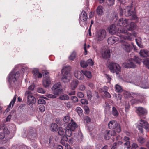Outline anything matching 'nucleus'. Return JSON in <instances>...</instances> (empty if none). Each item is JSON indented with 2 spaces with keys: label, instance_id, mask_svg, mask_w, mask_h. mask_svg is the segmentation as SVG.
<instances>
[{
  "label": "nucleus",
  "instance_id": "f257e3e1",
  "mask_svg": "<svg viewBox=\"0 0 149 149\" xmlns=\"http://www.w3.org/2000/svg\"><path fill=\"white\" fill-rule=\"evenodd\" d=\"M118 35L121 39H127L131 41L134 39L133 36H136L137 33L135 32L132 34L130 33L125 28L122 27L119 29L118 31Z\"/></svg>",
  "mask_w": 149,
  "mask_h": 149
},
{
  "label": "nucleus",
  "instance_id": "f03ea898",
  "mask_svg": "<svg viewBox=\"0 0 149 149\" xmlns=\"http://www.w3.org/2000/svg\"><path fill=\"white\" fill-rule=\"evenodd\" d=\"M15 69H14L9 74L7 79L10 85V87L15 86L17 82V78L19 76V72H15Z\"/></svg>",
  "mask_w": 149,
  "mask_h": 149
},
{
  "label": "nucleus",
  "instance_id": "7ed1b4c3",
  "mask_svg": "<svg viewBox=\"0 0 149 149\" xmlns=\"http://www.w3.org/2000/svg\"><path fill=\"white\" fill-rule=\"evenodd\" d=\"M132 7L131 6H127L125 9L120 10V15L121 16L124 15L126 17L132 16V19L135 20L137 18L136 13L134 11L131 10Z\"/></svg>",
  "mask_w": 149,
  "mask_h": 149
},
{
  "label": "nucleus",
  "instance_id": "20e7f679",
  "mask_svg": "<svg viewBox=\"0 0 149 149\" xmlns=\"http://www.w3.org/2000/svg\"><path fill=\"white\" fill-rule=\"evenodd\" d=\"M140 61V59L138 57H136L134 59H130L127 62L124 63L123 65L127 68H135V63L139 64Z\"/></svg>",
  "mask_w": 149,
  "mask_h": 149
},
{
  "label": "nucleus",
  "instance_id": "39448f33",
  "mask_svg": "<svg viewBox=\"0 0 149 149\" xmlns=\"http://www.w3.org/2000/svg\"><path fill=\"white\" fill-rule=\"evenodd\" d=\"M143 127H144L147 131L149 128V124L146 121L141 119L136 126V128L140 132L142 133L143 132Z\"/></svg>",
  "mask_w": 149,
  "mask_h": 149
},
{
  "label": "nucleus",
  "instance_id": "423d86ee",
  "mask_svg": "<svg viewBox=\"0 0 149 149\" xmlns=\"http://www.w3.org/2000/svg\"><path fill=\"white\" fill-rule=\"evenodd\" d=\"M111 72L116 74H119L121 71V67L118 64L115 63L111 62L109 65Z\"/></svg>",
  "mask_w": 149,
  "mask_h": 149
},
{
  "label": "nucleus",
  "instance_id": "0eeeda50",
  "mask_svg": "<svg viewBox=\"0 0 149 149\" xmlns=\"http://www.w3.org/2000/svg\"><path fill=\"white\" fill-rule=\"evenodd\" d=\"M107 36L106 32L103 29H101L98 31L96 34V39L98 42L102 41L105 39Z\"/></svg>",
  "mask_w": 149,
  "mask_h": 149
},
{
  "label": "nucleus",
  "instance_id": "6e6552de",
  "mask_svg": "<svg viewBox=\"0 0 149 149\" xmlns=\"http://www.w3.org/2000/svg\"><path fill=\"white\" fill-rule=\"evenodd\" d=\"M108 127L110 129H115L118 133H119L121 131L120 125L114 120L110 121L108 124Z\"/></svg>",
  "mask_w": 149,
  "mask_h": 149
},
{
  "label": "nucleus",
  "instance_id": "1a4fd4ad",
  "mask_svg": "<svg viewBox=\"0 0 149 149\" xmlns=\"http://www.w3.org/2000/svg\"><path fill=\"white\" fill-rule=\"evenodd\" d=\"M120 42L121 48L125 52H129L132 50V46L128 42L123 40H120Z\"/></svg>",
  "mask_w": 149,
  "mask_h": 149
},
{
  "label": "nucleus",
  "instance_id": "9d476101",
  "mask_svg": "<svg viewBox=\"0 0 149 149\" xmlns=\"http://www.w3.org/2000/svg\"><path fill=\"white\" fill-rule=\"evenodd\" d=\"M61 85L60 82L54 84L52 88V89L53 92V93L55 95H58L62 92L61 89Z\"/></svg>",
  "mask_w": 149,
  "mask_h": 149
},
{
  "label": "nucleus",
  "instance_id": "9b49d317",
  "mask_svg": "<svg viewBox=\"0 0 149 149\" xmlns=\"http://www.w3.org/2000/svg\"><path fill=\"white\" fill-rule=\"evenodd\" d=\"M44 78L43 80V85L45 88L49 87L51 84V79L49 76V73L45 72L43 74Z\"/></svg>",
  "mask_w": 149,
  "mask_h": 149
},
{
  "label": "nucleus",
  "instance_id": "f8f14e48",
  "mask_svg": "<svg viewBox=\"0 0 149 149\" xmlns=\"http://www.w3.org/2000/svg\"><path fill=\"white\" fill-rule=\"evenodd\" d=\"M25 95L27 97L28 104L31 105L32 104H34L36 102V99L33 96L31 92L27 91L25 92Z\"/></svg>",
  "mask_w": 149,
  "mask_h": 149
},
{
  "label": "nucleus",
  "instance_id": "ddd939ff",
  "mask_svg": "<svg viewBox=\"0 0 149 149\" xmlns=\"http://www.w3.org/2000/svg\"><path fill=\"white\" fill-rule=\"evenodd\" d=\"M87 18V14L84 11H82L79 17V23L82 26H84L86 24V21Z\"/></svg>",
  "mask_w": 149,
  "mask_h": 149
},
{
  "label": "nucleus",
  "instance_id": "4468645a",
  "mask_svg": "<svg viewBox=\"0 0 149 149\" xmlns=\"http://www.w3.org/2000/svg\"><path fill=\"white\" fill-rule=\"evenodd\" d=\"M122 27H120L118 28V26L115 24H112L109 26L108 28V29L109 33L111 34L114 35V34H116L117 36H119L118 35V31L119 28Z\"/></svg>",
  "mask_w": 149,
  "mask_h": 149
},
{
  "label": "nucleus",
  "instance_id": "2eb2a0df",
  "mask_svg": "<svg viewBox=\"0 0 149 149\" xmlns=\"http://www.w3.org/2000/svg\"><path fill=\"white\" fill-rule=\"evenodd\" d=\"M116 134V133L114 130H106L104 133V139L107 140H109L111 136H115Z\"/></svg>",
  "mask_w": 149,
  "mask_h": 149
},
{
  "label": "nucleus",
  "instance_id": "dca6fc26",
  "mask_svg": "<svg viewBox=\"0 0 149 149\" xmlns=\"http://www.w3.org/2000/svg\"><path fill=\"white\" fill-rule=\"evenodd\" d=\"M136 25L135 23L133 22H130V23L127 24L125 27H123L127 31H133L136 28Z\"/></svg>",
  "mask_w": 149,
  "mask_h": 149
},
{
  "label": "nucleus",
  "instance_id": "f3484780",
  "mask_svg": "<svg viewBox=\"0 0 149 149\" xmlns=\"http://www.w3.org/2000/svg\"><path fill=\"white\" fill-rule=\"evenodd\" d=\"M137 113L138 116L141 117V116H144L146 115L147 111L145 109L142 107H139L137 108Z\"/></svg>",
  "mask_w": 149,
  "mask_h": 149
},
{
  "label": "nucleus",
  "instance_id": "a211bd4d",
  "mask_svg": "<svg viewBox=\"0 0 149 149\" xmlns=\"http://www.w3.org/2000/svg\"><path fill=\"white\" fill-rule=\"evenodd\" d=\"M130 23V20L128 19L125 18H120L118 21L117 24L119 26H122L127 24Z\"/></svg>",
  "mask_w": 149,
  "mask_h": 149
},
{
  "label": "nucleus",
  "instance_id": "6ab92c4d",
  "mask_svg": "<svg viewBox=\"0 0 149 149\" xmlns=\"http://www.w3.org/2000/svg\"><path fill=\"white\" fill-rule=\"evenodd\" d=\"M124 96L125 98H128L130 97H136L139 95L134 93H130L127 91H125L123 93Z\"/></svg>",
  "mask_w": 149,
  "mask_h": 149
},
{
  "label": "nucleus",
  "instance_id": "aec40b11",
  "mask_svg": "<svg viewBox=\"0 0 149 149\" xmlns=\"http://www.w3.org/2000/svg\"><path fill=\"white\" fill-rule=\"evenodd\" d=\"M130 139L128 137L125 136L123 139V142H125L124 145L125 147L127 149H129L130 148V142L129 141Z\"/></svg>",
  "mask_w": 149,
  "mask_h": 149
},
{
  "label": "nucleus",
  "instance_id": "412c9836",
  "mask_svg": "<svg viewBox=\"0 0 149 149\" xmlns=\"http://www.w3.org/2000/svg\"><path fill=\"white\" fill-rule=\"evenodd\" d=\"M68 128L72 131H74L77 127V125L76 123L72 119H71V122L68 125Z\"/></svg>",
  "mask_w": 149,
  "mask_h": 149
},
{
  "label": "nucleus",
  "instance_id": "4be33fe9",
  "mask_svg": "<svg viewBox=\"0 0 149 149\" xmlns=\"http://www.w3.org/2000/svg\"><path fill=\"white\" fill-rule=\"evenodd\" d=\"M33 73L34 77L40 78L42 77V74L39 72V70L37 68H34L33 70Z\"/></svg>",
  "mask_w": 149,
  "mask_h": 149
},
{
  "label": "nucleus",
  "instance_id": "5701e85b",
  "mask_svg": "<svg viewBox=\"0 0 149 149\" xmlns=\"http://www.w3.org/2000/svg\"><path fill=\"white\" fill-rule=\"evenodd\" d=\"M118 40V38L117 37L112 36L108 38L107 42L109 45H111L114 43Z\"/></svg>",
  "mask_w": 149,
  "mask_h": 149
},
{
  "label": "nucleus",
  "instance_id": "b1692460",
  "mask_svg": "<svg viewBox=\"0 0 149 149\" xmlns=\"http://www.w3.org/2000/svg\"><path fill=\"white\" fill-rule=\"evenodd\" d=\"M102 54L103 58H107L110 57V51L109 50L106 49L102 51Z\"/></svg>",
  "mask_w": 149,
  "mask_h": 149
},
{
  "label": "nucleus",
  "instance_id": "393cba45",
  "mask_svg": "<svg viewBox=\"0 0 149 149\" xmlns=\"http://www.w3.org/2000/svg\"><path fill=\"white\" fill-rule=\"evenodd\" d=\"M71 68L70 66H66L63 67L61 70L62 74L65 75L70 74L69 72L71 70Z\"/></svg>",
  "mask_w": 149,
  "mask_h": 149
},
{
  "label": "nucleus",
  "instance_id": "a878e982",
  "mask_svg": "<svg viewBox=\"0 0 149 149\" xmlns=\"http://www.w3.org/2000/svg\"><path fill=\"white\" fill-rule=\"evenodd\" d=\"M74 76L77 79L82 80L84 78L83 74L80 71H75L74 73Z\"/></svg>",
  "mask_w": 149,
  "mask_h": 149
},
{
  "label": "nucleus",
  "instance_id": "bb28decb",
  "mask_svg": "<svg viewBox=\"0 0 149 149\" xmlns=\"http://www.w3.org/2000/svg\"><path fill=\"white\" fill-rule=\"evenodd\" d=\"M63 77L62 78V81L64 82H67L69 81L71 78V74L65 75L62 74Z\"/></svg>",
  "mask_w": 149,
  "mask_h": 149
},
{
  "label": "nucleus",
  "instance_id": "cd10ccee",
  "mask_svg": "<svg viewBox=\"0 0 149 149\" xmlns=\"http://www.w3.org/2000/svg\"><path fill=\"white\" fill-rule=\"evenodd\" d=\"M16 97V95H14V96L13 97V99L12 100V101L10 103L7 108L5 110V111H6V112L9 111L10 110L11 104H12V106L13 107V106L15 102Z\"/></svg>",
  "mask_w": 149,
  "mask_h": 149
},
{
  "label": "nucleus",
  "instance_id": "c85d7f7f",
  "mask_svg": "<svg viewBox=\"0 0 149 149\" xmlns=\"http://www.w3.org/2000/svg\"><path fill=\"white\" fill-rule=\"evenodd\" d=\"M104 9L103 7L101 6H98L96 10V12L99 15H102L103 14Z\"/></svg>",
  "mask_w": 149,
  "mask_h": 149
},
{
  "label": "nucleus",
  "instance_id": "c756f323",
  "mask_svg": "<svg viewBox=\"0 0 149 149\" xmlns=\"http://www.w3.org/2000/svg\"><path fill=\"white\" fill-rule=\"evenodd\" d=\"M58 129V125L55 123H52L50 127L51 130L54 132H56Z\"/></svg>",
  "mask_w": 149,
  "mask_h": 149
},
{
  "label": "nucleus",
  "instance_id": "7c9ffc66",
  "mask_svg": "<svg viewBox=\"0 0 149 149\" xmlns=\"http://www.w3.org/2000/svg\"><path fill=\"white\" fill-rule=\"evenodd\" d=\"M140 54L141 56L145 57L148 56L149 55V53L147 50L142 49L141 50Z\"/></svg>",
  "mask_w": 149,
  "mask_h": 149
},
{
  "label": "nucleus",
  "instance_id": "2f4dec72",
  "mask_svg": "<svg viewBox=\"0 0 149 149\" xmlns=\"http://www.w3.org/2000/svg\"><path fill=\"white\" fill-rule=\"evenodd\" d=\"M29 133L28 135L26 137L29 139L31 140H34L36 138V134L35 133H33L32 134Z\"/></svg>",
  "mask_w": 149,
  "mask_h": 149
},
{
  "label": "nucleus",
  "instance_id": "473e14b6",
  "mask_svg": "<svg viewBox=\"0 0 149 149\" xmlns=\"http://www.w3.org/2000/svg\"><path fill=\"white\" fill-rule=\"evenodd\" d=\"M83 74L88 78H91L92 77V75L91 73L90 72L88 71H82Z\"/></svg>",
  "mask_w": 149,
  "mask_h": 149
},
{
  "label": "nucleus",
  "instance_id": "72a5a7b5",
  "mask_svg": "<svg viewBox=\"0 0 149 149\" xmlns=\"http://www.w3.org/2000/svg\"><path fill=\"white\" fill-rule=\"evenodd\" d=\"M78 81H73L71 82V88L72 89L74 90L75 89L78 85Z\"/></svg>",
  "mask_w": 149,
  "mask_h": 149
},
{
  "label": "nucleus",
  "instance_id": "f704fd0d",
  "mask_svg": "<svg viewBox=\"0 0 149 149\" xmlns=\"http://www.w3.org/2000/svg\"><path fill=\"white\" fill-rule=\"evenodd\" d=\"M65 129H63L62 127H60L59 128L58 133L60 136H65Z\"/></svg>",
  "mask_w": 149,
  "mask_h": 149
},
{
  "label": "nucleus",
  "instance_id": "c9c22d12",
  "mask_svg": "<svg viewBox=\"0 0 149 149\" xmlns=\"http://www.w3.org/2000/svg\"><path fill=\"white\" fill-rule=\"evenodd\" d=\"M115 89L116 91L118 93L122 92L123 90L121 86L118 84L116 85Z\"/></svg>",
  "mask_w": 149,
  "mask_h": 149
},
{
  "label": "nucleus",
  "instance_id": "e433bc0d",
  "mask_svg": "<svg viewBox=\"0 0 149 149\" xmlns=\"http://www.w3.org/2000/svg\"><path fill=\"white\" fill-rule=\"evenodd\" d=\"M44 99H47V98L45 97H43V98H40L38 100V103L39 104H45L46 103Z\"/></svg>",
  "mask_w": 149,
  "mask_h": 149
},
{
  "label": "nucleus",
  "instance_id": "4c0bfd02",
  "mask_svg": "<svg viewBox=\"0 0 149 149\" xmlns=\"http://www.w3.org/2000/svg\"><path fill=\"white\" fill-rule=\"evenodd\" d=\"M72 131L69 128L65 130V135L69 137H70L72 135Z\"/></svg>",
  "mask_w": 149,
  "mask_h": 149
},
{
  "label": "nucleus",
  "instance_id": "58836bf2",
  "mask_svg": "<svg viewBox=\"0 0 149 149\" xmlns=\"http://www.w3.org/2000/svg\"><path fill=\"white\" fill-rule=\"evenodd\" d=\"M112 113L113 115L116 116H118V113L116 108L113 107H112Z\"/></svg>",
  "mask_w": 149,
  "mask_h": 149
},
{
  "label": "nucleus",
  "instance_id": "ea45409f",
  "mask_svg": "<svg viewBox=\"0 0 149 149\" xmlns=\"http://www.w3.org/2000/svg\"><path fill=\"white\" fill-rule=\"evenodd\" d=\"M76 53L75 52L73 51L69 57V59L71 60H73L75 58Z\"/></svg>",
  "mask_w": 149,
  "mask_h": 149
},
{
  "label": "nucleus",
  "instance_id": "a19ab883",
  "mask_svg": "<svg viewBox=\"0 0 149 149\" xmlns=\"http://www.w3.org/2000/svg\"><path fill=\"white\" fill-rule=\"evenodd\" d=\"M59 98L61 100H68L69 99V97L67 95L64 94L61 95Z\"/></svg>",
  "mask_w": 149,
  "mask_h": 149
},
{
  "label": "nucleus",
  "instance_id": "79ce46f5",
  "mask_svg": "<svg viewBox=\"0 0 149 149\" xmlns=\"http://www.w3.org/2000/svg\"><path fill=\"white\" fill-rule=\"evenodd\" d=\"M80 65L81 67L86 68L88 66L86 61L84 60H81L80 62Z\"/></svg>",
  "mask_w": 149,
  "mask_h": 149
},
{
  "label": "nucleus",
  "instance_id": "37998d69",
  "mask_svg": "<svg viewBox=\"0 0 149 149\" xmlns=\"http://www.w3.org/2000/svg\"><path fill=\"white\" fill-rule=\"evenodd\" d=\"M87 96L89 100H91L92 97V94L90 90H88L86 92Z\"/></svg>",
  "mask_w": 149,
  "mask_h": 149
},
{
  "label": "nucleus",
  "instance_id": "c03bdc74",
  "mask_svg": "<svg viewBox=\"0 0 149 149\" xmlns=\"http://www.w3.org/2000/svg\"><path fill=\"white\" fill-rule=\"evenodd\" d=\"M143 100H136V99H133L131 100V102L132 104L138 103H141L143 101Z\"/></svg>",
  "mask_w": 149,
  "mask_h": 149
},
{
  "label": "nucleus",
  "instance_id": "a18cd8bd",
  "mask_svg": "<svg viewBox=\"0 0 149 149\" xmlns=\"http://www.w3.org/2000/svg\"><path fill=\"white\" fill-rule=\"evenodd\" d=\"M70 117L69 115L65 116L63 118V121L65 123H68L70 120Z\"/></svg>",
  "mask_w": 149,
  "mask_h": 149
},
{
  "label": "nucleus",
  "instance_id": "49530a36",
  "mask_svg": "<svg viewBox=\"0 0 149 149\" xmlns=\"http://www.w3.org/2000/svg\"><path fill=\"white\" fill-rule=\"evenodd\" d=\"M76 110L79 116L82 115L83 111L81 108L79 107H77L76 108Z\"/></svg>",
  "mask_w": 149,
  "mask_h": 149
},
{
  "label": "nucleus",
  "instance_id": "de8ad7c7",
  "mask_svg": "<svg viewBox=\"0 0 149 149\" xmlns=\"http://www.w3.org/2000/svg\"><path fill=\"white\" fill-rule=\"evenodd\" d=\"M87 64L88 65L92 66L94 65V62L92 59H89L86 61Z\"/></svg>",
  "mask_w": 149,
  "mask_h": 149
},
{
  "label": "nucleus",
  "instance_id": "09e8293b",
  "mask_svg": "<svg viewBox=\"0 0 149 149\" xmlns=\"http://www.w3.org/2000/svg\"><path fill=\"white\" fill-rule=\"evenodd\" d=\"M115 0H107V3L109 6L113 5L114 3Z\"/></svg>",
  "mask_w": 149,
  "mask_h": 149
},
{
  "label": "nucleus",
  "instance_id": "8fccbe9b",
  "mask_svg": "<svg viewBox=\"0 0 149 149\" xmlns=\"http://www.w3.org/2000/svg\"><path fill=\"white\" fill-rule=\"evenodd\" d=\"M137 140L141 144L143 143L146 141L145 139L141 137H139Z\"/></svg>",
  "mask_w": 149,
  "mask_h": 149
},
{
  "label": "nucleus",
  "instance_id": "3c124183",
  "mask_svg": "<svg viewBox=\"0 0 149 149\" xmlns=\"http://www.w3.org/2000/svg\"><path fill=\"white\" fill-rule=\"evenodd\" d=\"M143 63L146 67L149 69V59H146L144 60L143 61Z\"/></svg>",
  "mask_w": 149,
  "mask_h": 149
},
{
  "label": "nucleus",
  "instance_id": "603ef678",
  "mask_svg": "<svg viewBox=\"0 0 149 149\" xmlns=\"http://www.w3.org/2000/svg\"><path fill=\"white\" fill-rule=\"evenodd\" d=\"M86 87L83 84H81L79 86V89L81 91H83L85 90Z\"/></svg>",
  "mask_w": 149,
  "mask_h": 149
},
{
  "label": "nucleus",
  "instance_id": "864d4df0",
  "mask_svg": "<svg viewBox=\"0 0 149 149\" xmlns=\"http://www.w3.org/2000/svg\"><path fill=\"white\" fill-rule=\"evenodd\" d=\"M52 138L50 137L49 141V144L50 146V148L52 147H54V143L52 141Z\"/></svg>",
  "mask_w": 149,
  "mask_h": 149
},
{
  "label": "nucleus",
  "instance_id": "5fc2aeb1",
  "mask_svg": "<svg viewBox=\"0 0 149 149\" xmlns=\"http://www.w3.org/2000/svg\"><path fill=\"white\" fill-rule=\"evenodd\" d=\"M77 96L79 98H82L84 97V93L81 92H78L77 93Z\"/></svg>",
  "mask_w": 149,
  "mask_h": 149
},
{
  "label": "nucleus",
  "instance_id": "6e6d98bb",
  "mask_svg": "<svg viewBox=\"0 0 149 149\" xmlns=\"http://www.w3.org/2000/svg\"><path fill=\"white\" fill-rule=\"evenodd\" d=\"M71 100L74 103L77 102L78 101V99L77 97L75 96H72L71 97Z\"/></svg>",
  "mask_w": 149,
  "mask_h": 149
},
{
  "label": "nucleus",
  "instance_id": "4d7b16f0",
  "mask_svg": "<svg viewBox=\"0 0 149 149\" xmlns=\"http://www.w3.org/2000/svg\"><path fill=\"white\" fill-rule=\"evenodd\" d=\"M81 102L83 104H87L88 103V100L85 99H81Z\"/></svg>",
  "mask_w": 149,
  "mask_h": 149
},
{
  "label": "nucleus",
  "instance_id": "13d9d810",
  "mask_svg": "<svg viewBox=\"0 0 149 149\" xmlns=\"http://www.w3.org/2000/svg\"><path fill=\"white\" fill-rule=\"evenodd\" d=\"M38 92L39 93L43 94L45 93V91L42 88L39 87L38 89Z\"/></svg>",
  "mask_w": 149,
  "mask_h": 149
},
{
  "label": "nucleus",
  "instance_id": "bf43d9fd",
  "mask_svg": "<svg viewBox=\"0 0 149 149\" xmlns=\"http://www.w3.org/2000/svg\"><path fill=\"white\" fill-rule=\"evenodd\" d=\"M65 105L68 108H70L72 106V104L70 102H68L65 103Z\"/></svg>",
  "mask_w": 149,
  "mask_h": 149
},
{
  "label": "nucleus",
  "instance_id": "052dcab7",
  "mask_svg": "<svg viewBox=\"0 0 149 149\" xmlns=\"http://www.w3.org/2000/svg\"><path fill=\"white\" fill-rule=\"evenodd\" d=\"M84 120L86 122V123H88L90 122L91 121V120L89 117L88 116H86L84 117Z\"/></svg>",
  "mask_w": 149,
  "mask_h": 149
},
{
  "label": "nucleus",
  "instance_id": "680f3d73",
  "mask_svg": "<svg viewBox=\"0 0 149 149\" xmlns=\"http://www.w3.org/2000/svg\"><path fill=\"white\" fill-rule=\"evenodd\" d=\"M46 97L49 98H55L56 97L55 95H53L51 94H48L46 95Z\"/></svg>",
  "mask_w": 149,
  "mask_h": 149
},
{
  "label": "nucleus",
  "instance_id": "e2e57ef3",
  "mask_svg": "<svg viewBox=\"0 0 149 149\" xmlns=\"http://www.w3.org/2000/svg\"><path fill=\"white\" fill-rule=\"evenodd\" d=\"M125 110L126 112H127L130 108V106L128 103H126L125 105Z\"/></svg>",
  "mask_w": 149,
  "mask_h": 149
},
{
  "label": "nucleus",
  "instance_id": "0e129e2a",
  "mask_svg": "<svg viewBox=\"0 0 149 149\" xmlns=\"http://www.w3.org/2000/svg\"><path fill=\"white\" fill-rule=\"evenodd\" d=\"M34 88V86L33 85H30L28 88V91L31 92V91L33 90Z\"/></svg>",
  "mask_w": 149,
  "mask_h": 149
},
{
  "label": "nucleus",
  "instance_id": "69168bd1",
  "mask_svg": "<svg viewBox=\"0 0 149 149\" xmlns=\"http://www.w3.org/2000/svg\"><path fill=\"white\" fill-rule=\"evenodd\" d=\"M138 147V146L137 144L133 143L132 145L131 149H136Z\"/></svg>",
  "mask_w": 149,
  "mask_h": 149
},
{
  "label": "nucleus",
  "instance_id": "338daca9",
  "mask_svg": "<svg viewBox=\"0 0 149 149\" xmlns=\"http://www.w3.org/2000/svg\"><path fill=\"white\" fill-rule=\"evenodd\" d=\"M104 93L106 97L108 98H110L111 97L110 94L107 91H104Z\"/></svg>",
  "mask_w": 149,
  "mask_h": 149
},
{
  "label": "nucleus",
  "instance_id": "774afa93",
  "mask_svg": "<svg viewBox=\"0 0 149 149\" xmlns=\"http://www.w3.org/2000/svg\"><path fill=\"white\" fill-rule=\"evenodd\" d=\"M39 110L42 112H44L45 110V106L43 105L40 106L39 108Z\"/></svg>",
  "mask_w": 149,
  "mask_h": 149
}]
</instances>
